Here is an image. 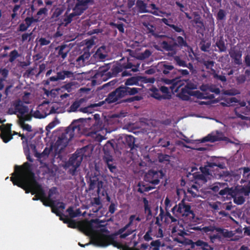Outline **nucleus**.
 Segmentation results:
<instances>
[{
    "label": "nucleus",
    "mask_w": 250,
    "mask_h": 250,
    "mask_svg": "<svg viewBox=\"0 0 250 250\" xmlns=\"http://www.w3.org/2000/svg\"><path fill=\"white\" fill-rule=\"evenodd\" d=\"M174 61L176 64L180 66L185 67L186 66V62L181 59L179 56H176L174 57Z\"/></svg>",
    "instance_id": "nucleus-58"
},
{
    "label": "nucleus",
    "mask_w": 250,
    "mask_h": 250,
    "mask_svg": "<svg viewBox=\"0 0 250 250\" xmlns=\"http://www.w3.org/2000/svg\"><path fill=\"white\" fill-rule=\"evenodd\" d=\"M19 124L21 127L23 129L28 132H31L32 131L31 125L28 124H25V123L19 122Z\"/></svg>",
    "instance_id": "nucleus-61"
},
{
    "label": "nucleus",
    "mask_w": 250,
    "mask_h": 250,
    "mask_svg": "<svg viewBox=\"0 0 250 250\" xmlns=\"http://www.w3.org/2000/svg\"><path fill=\"white\" fill-rule=\"evenodd\" d=\"M212 75L214 78L220 80L222 82H226L227 81V79L225 76L218 75L216 73V71H215V73H212Z\"/></svg>",
    "instance_id": "nucleus-62"
},
{
    "label": "nucleus",
    "mask_w": 250,
    "mask_h": 250,
    "mask_svg": "<svg viewBox=\"0 0 250 250\" xmlns=\"http://www.w3.org/2000/svg\"><path fill=\"white\" fill-rule=\"evenodd\" d=\"M165 176V173L162 169H151L148 170L145 174L144 180L145 182L148 183L149 185L146 184L144 183L142 184L139 183L138 191L143 193L154 189L156 188L155 186L159 184L161 179H162Z\"/></svg>",
    "instance_id": "nucleus-4"
},
{
    "label": "nucleus",
    "mask_w": 250,
    "mask_h": 250,
    "mask_svg": "<svg viewBox=\"0 0 250 250\" xmlns=\"http://www.w3.org/2000/svg\"><path fill=\"white\" fill-rule=\"evenodd\" d=\"M89 57V54L84 53L77 58L74 64L77 67H82L84 65L85 62L88 59Z\"/></svg>",
    "instance_id": "nucleus-28"
},
{
    "label": "nucleus",
    "mask_w": 250,
    "mask_h": 250,
    "mask_svg": "<svg viewBox=\"0 0 250 250\" xmlns=\"http://www.w3.org/2000/svg\"><path fill=\"white\" fill-rule=\"evenodd\" d=\"M20 56V55L19 54L18 51L14 49L10 52L9 54V62H13L17 58Z\"/></svg>",
    "instance_id": "nucleus-45"
},
{
    "label": "nucleus",
    "mask_w": 250,
    "mask_h": 250,
    "mask_svg": "<svg viewBox=\"0 0 250 250\" xmlns=\"http://www.w3.org/2000/svg\"><path fill=\"white\" fill-rule=\"evenodd\" d=\"M231 197L233 198L234 203L238 205H242L245 202V197L241 195L237 196L235 192V195L234 196H231Z\"/></svg>",
    "instance_id": "nucleus-44"
},
{
    "label": "nucleus",
    "mask_w": 250,
    "mask_h": 250,
    "mask_svg": "<svg viewBox=\"0 0 250 250\" xmlns=\"http://www.w3.org/2000/svg\"><path fill=\"white\" fill-rule=\"evenodd\" d=\"M118 80L117 79H114L109 82L104 84L101 89L104 91H108L114 88L116 86V84L118 83Z\"/></svg>",
    "instance_id": "nucleus-30"
},
{
    "label": "nucleus",
    "mask_w": 250,
    "mask_h": 250,
    "mask_svg": "<svg viewBox=\"0 0 250 250\" xmlns=\"http://www.w3.org/2000/svg\"><path fill=\"white\" fill-rule=\"evenodd\" d=\"M9 74V70L4 68H0V75L2 76L0 78V79H4V80L6 81V78L8 77Z\"/></svg>",
    "instance_id": "nucleus-54"
},
{
    "label": "nucleus",
    "mask_w": 250,
    "mask_h": 250,
    "mask_svg": "<svg viewBox=\"0 0 250 250\" xmlns=\"http://www.w3.org/2000/svg\"><path fill=\"white\" fill-rule=\"evenodd\" d=\"M52 147L50 148L45 147L43 150V152L42 153L39 154L40 156H39V157L41 158L43 157H47L50 154V152L52 151Z\"/></svg>",
    "instance_id": "nucleus-59"
},
{
    "label": "nucleus",
    "mask_w": 250,
    "mask_h": 250,
    "mask_svg": "<svg viewBox=\"0 0 250 250\" xmlns=\"http://www.w3.org/2000/svg\"><path fill=\"white\" fill-rule=\"evenodd\" d=\"M177 42V47H187L188 46V43L181 36H178L175 39Z\"/></svg>",
    "instance_id": "nucleus-42"
},
{
    "label": "nucleus",
    "mask_w": 250,
    "mask_h": 250,
    "mask_svg": "<svg viewBox=\"0 0 250 250\" xmlns=\"http://www.w3.org/2000/svg\"><path fill=\"white\" fill-rule=\"evenodd\" d=\"M136 5L139 9V11L142 13L149 12V11L146 9V4L142 0H137Z\"/></svg>",
    "instance_id": "nucleus-41"
},
{
    "label": "nucleus",
    "mask_w": 250,
    "mask_h": 250,
    "mask_svg": "<svg viewBox=\"0 0 250 250\" xmlns=\"http://www.w3.org/2000/svg\"><path fill=\"white\" fill-rule=\"evenodd\" d=\"M29 111L27 106L25 105L19 99L15 101L11 107L8 110V113L10 115H18L26 114Z\"/></svg>",
    "instance_id": "nucleus-10"
},
{
    "label": "nucleus",
    "mask_w": 250,
    "mask_h": 250,
    "mask_svg": "<svg viewBox=\"0 0 250 250\" xmlns=\"http://www.w3.org/2000/svg\"><path fill=\"white\" fill-rule=\"evenodd\" d=\"M170 79L165 78L163 79L164 83L170 85L169 88L171 91L177 92L179 88L184 84V81L179 80L177 76H169Z\"/></svg>",
    "instance_id": "nucleus-12"
},
{
    "label": "nucleus",
    "mask_w": 250,
    "mask_h": 250,
    "mask_svg": "<svg viewBox=\"0 0 250 250\" xmlns=\"http://www.w3.org/2000/svg\"><path fill=\"white\" fill-rule=\"evenodd\" d=\"M165 24L168 26L171 27L175 32L178 33H182V35H184L185 34V31L182 28L181 26H178L176 25H174L172 23H167L165 22Z\"/></svg>",
    "instance_id": "nucleus-49"
},
{
    "label": "nucleus",
    "mask_w": 250,
    "mask_h": 250,
    "mask_svg": "<svg viewBox=\"0 0 250 250\" xmlns=\"http://www.w3.org/2000/svg\"><path fill=\"white\" fill-rule=\"evenodd\" d=\"M239 170H243L240 183L246 184L241 186L238 191L245 196H248L250 194V170L248 168H240Z\"/></svg>",
    "instance_id": "nucleus-9"
},
{
    "label": "nucleus",
    "mask_w": 250,
    "mask_h": 250,
    "mask_svg": "<svg viewBox=\"0 0 250 250\" xmlns=\"http://www.w3.org/2000/svg\"><path fill=\"white\" fill-rule=\"evenodd\" d=\"M188 75H189V72L187 69H176L175 76H177V78H179V80H182L181 77L182 76H186Z\"/></svg>",
    "instance_id": "nucleus-46"
},
{
    "label": "nucleus",
    "mask_w": 250,
    "mask_h": 250,
    "mask_svg": "<svg viewBox=\"0 0 250 250\" xmlns=\"http://www.w3.org/2000/svg\"><path fill=\"white\" fill-rule=\"evenodd\" d=\"M103 159L109 171L115 176L118 173V169L116 163L114 162L112 156L108 155L104 157Z\"/></svg>",
    "instance_id": "nucleus-16"
},
{
    "label": "nucleus",
    "mask_w": 250,
    "mask_h": 250,
    "mask_svg": "<svg viewBox=\"0 0 250 250\" xmlns=\"http://www.w3.org/2000/svg\"><path fill=\"white\" fill-rule=\"evenodd\" d=\"M143 203L144 204V208L146 213L148 215H151V210L150 207L148 204V201L146 198H143Z\"/></svg>",
    "instance_id": "nucleus-51"
},
{
    "label": "nucleus",
    "mask_w": 250,
    "mask_h": 250,
    "mask_svg": "<svg viewBox=\"0 0 250 250\" xmlns=\"http://www.w3.org/2000/svg\"><path fill=\"white\" fill-rule=\"evenodd\" d=\"M55 51L57 52V57L61 58L63 60L67 56L68 53L69 51V49L66 44H62L59 45L55 48Z\"/></svg>",
    "instance_id": "nucleus-21"
},
{
    "label": "nucleus",
    "mask_w": 250,
    "mask_h": 250,
    "mask_svg": "<svg viewBox=\"0 0 250 250\" xmlns=\"http://www.w3.org/2000/svg\"><path fill=\"white\" fill-rule=\"evenodd\" d=\"M59 80H61V78H60L59 72H58L56 76L51 77L46 81L45 84H49L50 82H56Z\"/></svg>",
    "instance_id": "nucleus-63"
},
{
    "label": "nucleus",
    "mask_w": 250,
    "mask_h": 250,
    "mask_svg": "<svg viewBox=\"0 0 250 250\" xmlns=\"http://www.w3.org/2000/svg\"><path fill=\"white\" fill-rule=\"evenodd\" d=\"M216 46L219 48L221 52H225L227 50V47L222 38H220L216 42Z\"/></svg>",
    "instance_id": "nucleus-39"
},
{
    "label": "nucleus",
    "mask_w": 250,
    "mask_h": 250,
    "mask_svg": "<svg viewBox=\"0 0 250 250\" xmlns=\"http://www.w3.org/2000/svg\"><path fill=\"white\" fill-rule=\"evenodd\" d=\"M100 176L95 174H91L89 178H86V181L88 185V191L93 190L95 188H97V192L98 195L101 194L102 196H105L106 194V190L104 182L100 179Z\"/></svg>",
    "instance_id": "nucleus-6"
},
{
    "label": "nucleus",
    "mask_w": 250,
    "mask_h": 250,
    "mask_svg": "<svg viewBox=\"0 0 250 250\" xmlns=\"http://www.w3.org/2000/svg\"><path fill=\"white\" fill-rule=\"evenodd\" d=\"M81 100L82 99H81L79 101H75L71 104V105L70 107V109L71 111L76 112L77 111L78 109L81 105Z\"/></svg>",
    "instance_id": "nucleus-53"
},
{
    "label": "nucleus",
    "mask_w": 250,
    "mask_h": 250,
    "mask_svg": "<svg viewBox=\"0 0 250 250\" xmlns=\"http://www.w3.org/2000/svg\"><path fill=\"white\" fill-rule=\"evenodd\" d=\"M15 169V176L11 177V181L14 185L24 189L26 193H31L32 195L37 193L42 199L55 204V197H52L50 194L46 196L42 185L36 180L32 164L26 162L21 166H16Z\"/></svg>",
    "instance_id": "nucleus-1"
},
{
    "label": "nucleus",
    "mask_w": 250,
    "mask_h": 250,
    "mask_svg": "<svg viewBox=\"0 0 250 250\" xmlns=\"http://www.w3.org/2000/svg\"><path fill=\"white\" fill-rule=\"evenodd\" d=\"M151 91L152 92L151 93V96L153 97L154 98L157 99L158 100H164L163 96L162 94H161V92L160 91V90L158 89L157 88L154 87L152 88L151 89Z\"/></svg>",
    "instance_id": "nucleus-34"
},
{
    "label": "nucleus",
    "mask_w": 250,
    "mask_h": 250,
    "mask_svg": "<svg viewBox=\"0 0 250 250\" xmlns=\"http://www.w3.org/2000/svg\"><path fill=\"white\" fill-rule=\"evenodd\" d=\"M38 17V19H34L33 17H27L24 21L19 25L18 31L21 32L25 31L34 22L38 21L40 17Z\"/></svg>",
    "instance_id": "nucleus-19"
},
{
    "label": "nucleus",
    "mask_w": 250,
    "mask_h": 250,
    "mask_svg": "<svg viewBox=\"0 0 250 250\" xmlns=\"http://www.w3.org/2000/svg\"><path fill=\"white\" fill-rule=\"evenodd\" d=\"M198 62L202 65H204L207 69L210 70L211 74L215 73V70L213 68L215 62L210 59H206L205 58H201L198 60Z\"/></svg>",
    "instance_id": "nucleus-23"
},
{
    "label": "nucleus",
    "mask_w": 250,
    "mask_h": 250,
    "mask_svg": "<svg viewBox=\"0 0 250 250\" xmlns=\"http://www.w3.org/2000/svg\"><path fill=\"white\" fill-rule=\"evenodd\" d=\"M93 243L97 246L106 247L112 245L114 247L121 249L123 245L115 240V236L113 234L104 235L102 237L95 239Z\"/></svg>",
    "instance_id": "nucleus-8"
},
{
    "label": "nucleus",
    "mask_w": 250,
    "mask_h": 250,
    "mask_svg": "<svg viewBox=\"0 0 250 250\" xmlns=\"http://www.w3.org/2000/svg\"><path fill=\"white\" fill-rule=\"evenodd\" d=\"M160 91L162 93L164 100H169L171 98V94L169 92V88L165 86H162L160 88Z\"/></svg>",
    "instance_id": "nucleus-32"
},
{
    "label": "nucleus",
    "mask_w": 250,
    "mask_h": 250,
    "mask_svg": "<svg viewBox=\"0 0 250 250\" xmlns=\"http://www.w3.org/2000/svg\"><path fill=\"white\" fill-rule=\"evenodd\" d=\"M59 204L60 205L58 206L57 205L53 204L51 207L52 212L55 213L57 216L60 217V220H62V215L63 214L61 212L59 209H61L63 210L65 208V204L63 202H58L57 205Z\"/></svg>",
    "instance_id": "nucleus-26"
},
{
    "label": "nucleus",
    "mask_w": 250,
    "mask_h": 250,
    "mask_svg": "<svg viewBox=\"0 0 250 250\" xmlns=\"http://www.w3.org/2000/svg\"><path fill=\"white\" fill-rule=\"evenodd\" d=\"M171 212L174 216L179 218L180 216L187 217L191 214L194 215L193 211L191 209V206L188 204H186L184 200H182L178 205H175L171 209Z\"/></svg>",
    "instance_id": "nucleus-7"
},
{
    "label": "nucleus",
    "mask_w": 250,
    "mask_h": 250,
    "mask_svg": "<svg viewBox=\"0 0 250 250\" xmlns=\"http://www.w3.org/2000/svg\"><path fill=\"white\" fill-rule=\"evenodd\" d=\"M221 235V237L229 238L233 236V234L231 231H229L228 229H224Z\"/></svg>",
    "instance_id": "nucleus-57"
},
{
    "label": "nucleus",
    "mask_w": 250,
    "mask_h": 250,
    "mask_svg": "<svg viewBox=\"0 0 250 250\" xmlns=\"http://www.w3.org/2000/svg\"><path fill=\"white\" fill-rule=\"evenodd\" d=\"M237 99L235 97H232L226 101V102H221V104L223 106H229L230 104L233 103H236Z\"/></svg>",
    "instance_id": "nucleus-55"
},
{
    "label": "nucleus",
    "mask_w": 250,
    "mask_h": 250,
    "mask_svg": "<svg viewBox=\"0 0 250 250\" xmlns=\"http://www.w3.org/2000/svg\"><path fill=\"white\" fill-rule=\"evenodd\" d=\"M204 87H206V86H203V88H201V90L205 91L204 93H207L208 95H209V94H208L206 92L207 91H208L212 93H214L216 94H219L220 93V88L218 87H216L213 85L208 86L207 88H204Z\"/></svg>",
    "instance_id": "nucleus-33"
},
{
    "label": "nucleus",
    "mask_w": 250,
    "mask_h": 250,
    "mask_svg": "<svg viewBox=\"0 0 250 250\" xmlns=\"http://www.w3.org/2000/svg\"><path fill=\"white\" fill-rule=\"evenodd\" d=\"M161 242L159 240L153 241L150 243V246L153 247L152 250H159Z\"/></svg>",
    "instance_id": "nucleus-56"
},
{
    "label": "nucleus",
    "mask_w": 250,
    "mask_h": 250,
    "mask_svg": "<svg viewBox=\"0 0 250 250\" xmlns=\"http://www.w3.org/2000/svg\"><path fill=\"white\" fill-rule=\"evenodd\" d=\"M197 247H199L202 250H213V247L209 245L208 243L202 240L198 239L196 241Z\"/></svg>",
    "instance_id": "nucleus-29"
},
{
    "label": "nucleus",
    "mask_w": 250,
    "mask_h": 250,
    "mask_svg": "<svg viewBox=\"0 0 250 250\" xmlns=\"http://www.w3.org/2000/svg\"><path fill=\"white\" fill-rule=\"evenodd\" d=\"M186 85L182 87L179 93L177 94V97L183 101H189L190 96H195L199 99H210L214 98L213 94L208 95L207 93H202L200 91H192L197 88L198 83L193 80H188L185 81Z\"/></svg>",
    "instance_id": "nucleus-3"
},
{
    "label": "nucleus",
    "mask_w": 250,
    "mask_h": 250,
    "mask_svg": "<svg viewBox=\"0 0 250 250\" xmlns=\"http://www.w3.org/2000/svg\"><path fill=\"white\" fill-rule=\"evenodd\" d=\"M159 162L160 163H169L170 156L167 154L160 153L158 156Z\"/></svg>",
    "instance_id": "nucleus-43"
},
{
    "label": "nucleus",
    "mask_w": 250,
    "mask_h": 250,
    "mask_svg": "<svg viewBox=\"0 0 250 250\" xmlns=\"http://www.w3.org/2000/svg\"><path fill=\"white\" fill-rule=\"evenodd\" d=\"M229 54L230 58L233 60V62L235 64L240 65L242 64V51L236 48L233 47L230 48L229 51Z\"/></svg>",
    "instance_id": "nucleus-13"
},
{
    "label": "nucleus",
    "mask_w": 250,
    "mask_h": 250,
    "mask_svg": "<svg viewBox=\"0 0 250 250\" xmlns=\"http://www.w3.org/2000/svg\"><path fill=\"white\" fill-rule=\"evenodd\" d=\"M122 68L121 66H116L112 68L110 71H105V75H108L109 78L112 77L113 76H116L118 73L122 71Z\"/></svg>",
    "instance_id": "nucleus-31"
},
{
    "label": "nucleus",
    "mask_w": 250,
    "mask_h": 250,
    "mask_svg": "<svg viewBox=\"0 0 250 250\" xmlns=\"http://www.w3.org/2000/svg\"><path fill=\"white\" fill-rule=\"evenodd\" d=\"M159 216L161 221L165 218L164 222L167 224L178 222V218L175 216H172L167 210H166V212L165 213L164 209L162 208H160Z\"/></svg>",
    "instance_id": "nucleus-14"
},
{
    "label": "nucleus",
    "mask_w": 250,
    "mask_h": 250,
    "mask_svg": "<svg viewBox=\"0 0 250 250\" xmlns=\"http://www.w3.org/2000/svg\"><path fill=\"white\" fill-rule=\"evenodd\" d=\"M160 71L167 76L175 75L176 68L170 63L164 62L159 65Z\"/></svg>",
    "instance_id": "nucleus-15"
},
{
    "label": "nucleus",
    "mask_w": 250,
    "mask_h": 250,
    "mask_svg": "<svg viewBox=\"0 0 250 250\" xmlns=\"http://www.w3.org/2000/svg\"><path fill=\"white\" fill-rule=\"evenodd\" d=\"M161 45L163 48L167 51L175 52L177 48V42L173 38L163 41Z\"/></svg>",
    "instance_id": "nucleus-18"
},
{
    "label": "nucleus",
    "mask_w": 250,
    "mask_h": 250,
    "mask_svg": "<svg viewBox=\"0 0 250 250\" xmlns=\"http://www.w3.org/2000/svg\"><path fill=\"white\" fill-rule=\"evenodd\" d=\"M199 46L202 51L206 52L208 51V49L210 46V43L208 42L206 43L205 41L203 39L200 42Z\"/></svg>",
    "instance_id": "nucleus-48"
},
{
    "label": "nucleus",
    "mask_w": 250,
    "mask_h": 250,
    "mask_svg": "<svg viewBox=\"0 0 250 250\" xmlns=\"http://www.w3.org/2000/svg\"><path fill=\"white\" fill-rule=\"evenodd\" d=\"M86 147L87 146H85L83 147L79 151L77 150L69 158L68 161L66 163L67 167H71L69 168V171L70 174L72 175L76 174L77 168L80 166L83 156H86L84 154Z\"/></svg>",
    "instance_id": "nucleus-5"
},
{
    "label": "nucleus",
    "mask_w": 250,
    "mask_h": 250,
    "mask_svg": "<svg viewBox=\"0 0 250 250\" xmlns=\"http://www.w3.org/2000/svg\"><path fill=\"white\" fill-rule=\"evenodd\" d=\"M77 3L76 4L74 10L77 12L79 10H80V14L83 10L87 8V6L88 4H93L94 1L93 0H77Z\"/></svg>",
    "instance_id": "nucleus-20"
},
{
    "label": "nucleus",
    "mask_w": 250,
    "mask_h": 250,
    "mask_svg": "<svg viewBox=\"0 0 250 250\" xmlns=\"http://www.w3.org/2000/svg\"><path fill=\"white\" fill-rule=\"evenodd\" d=\"M96 106H97L96 104H91L90 105H88L86 107H81V108H79V109L78 110L81 112L84 113H91L92 109L93 107H96Z\"/></svg>",
    "instance_id": "nucleus-50"
},
{
    "label": "nucleus",
    "mask_w": 250,
    "mask_h": 250,
    "mask_svg": "<svg viewBox=\"0 0 250 250\" xmlns=\"http://www.w3.org/2000/svg\"><path fill=\"white\" fill-rule=\"evenodd\" d=\"M17 117L19 119V122L25 123V121H29L31 120L32 116L29 114H18Z\"/></svg>",
    "instance_id": "nucleus-40"
},
{
    "label": "nucleus",
    "mask_w": 250,
    "mask_h": 250,
    "mask_svg": "<svg viewBox=\"0 0 250 250\" xmlns=\"http://www.w3.org/2000/svg\"><path fill=\"white\" fill-rule=\"evenodd\" d=\"M0 137L5 143H8L13 139L10 124H7L5 127L1 130L0 133Z\"/></svg>",
    "instance_id": "nucleus-17"
},
{
    "label": "nucleus",
    "mask_w": 250,
    "mask_h": 250,
    "mask_svg": "<svg viewBox=\"0 0 250 250\" xmlns=\"http://www.w3.org/2000/svg\"><path fill=\"white\" fill-rule=\"evenodd\" d=\"M196 170H197V168L196 167H192L191 170L192 172H193L192 175L194 179L197 181H200L203 183H206L208 181L209 177L205 174L200 173V172H194Z\"/></svg>",
    "instance_id": "nucleus-24"
},
{
    "label": "nucleus",
    "mask_w": 250,
    "mask_h": 250,
    "mask_svg": "<svg viewBox=\"0 0 250 250\" xmlns=\"http://www.w3.org/2000/svg\"><path fill=\"white\" fill-rule=\"evenodd\" d=\"M83 120L82 119H77L74 120L70 125L67 127L65 130L69 131L73 134V136L75 135V131H77L78 132L80 131L82 129L81 127V125L79 124V122Z\"/></svg>",
    "instance_id": "nucleus-25"
},
{
    "label": "nucleus",
    "mask_w": 250,
    "mask_h": 250,
    "mask_svg": "<svg viewBox=\"0 0 250 250\" xmlns=\"http://www.w3.org/2000/svg\"><path fill=\"white\" fill-rule=\"evenodd\" d=\"M219 194L224 198H230L235 195V190L232 188L224 187L219 192Z\"/></svg>",
    "instance_id": "nucleus-27"
},
{
    "label": "nucleus",
    "mask_w": 250,
    "mask_h": 250,
    "mask_svg": "<svg viewBox=\"0 0 250 250\" xmlns=\"http://www.w3.org/2000/svg\"><path fill=\"white\" fill-rule=\"evenodd\" d=\"M74 17H66L63 20V21L60 24V26L64 25L66 26L69 23H70L72 21V18Z\"/></svg>",
    "instance_id": "nucleus-64"
},
{
    "label": "nucleus",
    "mask_w": 250,
    "mask_h": 250,
    "mask_svg": "<svg viewBox=\"0 0 250 250\" xmlns=\"http://www.w3.org/2000/svg\"><path fill=\"white\" fill-rule=\"evenodd\" d=\"M227 186L225 183H215L210 186V189L212 190L214 193L219 192L221 188Z\"/></svg>",
    "instance_id": "nucleus-35"
},
{
    "label": "nucleus",
    "mask_w": 250,
    "mask_h": 250,
    "mask_svg": "<svg viewBox=\"0 0 250 250\" xmlns=\"http://www.w3.org/2000/svg\"><path fill=\"white\" fill-rule=\"evenodd\" d=\"M209 167L208 166V162H207V165H205L204 167H200L199 169L200 170V173H202L204 174H205L206 175L208 176H209L211 175V173H210L209 169L208 168Z\"/></svg>",
    "instance_id": "nucleus-52"
},
{
    "label": "nucleus",
    "mask_w": 250,
    "mask_h": 250,
    "mask_svg": "<svg viewBox=\"0 0 250 250\" xmlns=\"http://www.w3.org/2000/svg\"><path fill=\"white\" fill-rule=\"evenodd\" d=\"M60 78L61 80H64L65 78H73L74 75L73 72L67 70H63L59 72Z\"/></svg>",
    "instance_id": "nucleus-37"
},
{
    "label": "nucleus",
    "mask_w": 250,
    "mask_h": 250,
    "mask_svg": "<svg viewBox=\"0 0 250 250\" xmlns=\"http://www.w3.org/2000/svg\"><path fill=\"white\" fill-rule=\"evenodd\" d=\"M122 140L125 146L130 148L131 150L134 148L135 138L134 136L131 135H125L122 137Z\"/></svg>",
    "instance_id": "nucleus-22"
},
{
    "label": "nucleus",
    "mask_w": 250,
    "mask_h": 250,
    "mask_svg": "<svg viewBox=\"0 0 250 250\" xmlns=\"http://www.w3.org/2000/svg\"><path fill=\"white\" fill-rule=\"evenodd\" d=\"M208 166L210 168L217 167L221 169H224L225 168V164L216 160L215 162H208Z\"/></svg>",
    "instance_id": "nucleus-38"
},
{
    "label": "nucleus",
    "mask_w": 250,
    "mask_h": 250,
    "mask_svg": "<svg viewBox=\"0 0 250 250\" xmlns=\"http://www.w3.org/2000/svg\"><path fill=\"white\" fill-rule=\"evenodd\" d=\"M144 26L148 30V33H150L152 36L155 37H159V35L155 32L156 27L150 23H144Z\"/></svg>",
    "instance_id": "nucleus-36"
},
{
    "label": "nucleus",
    "mask_w": 250,
    "mask_h": 250,
    "mask_svg": "<svg viewBox=\"0 0 250 250\" xmlns=\"http://www.w3.org/2000/svg\"><path fill=\"white\" fill-rule=\"evenodd\" d=\"M73 138V134L65 130L64 131L62 132L58 137L55 143V146L56 147V149L60 150L63 149Z\"/></svg>",
    "instance_id": "nucleus-11"
},
{
    "label": "nucleus",
    "mask_w": 250,
    "mask_h": 250,
    "mask_svg": "<svg viewBox=\"0 0 250 250\" xmlns=\"http://www.w3.org/2000/svg\"><path fill=\"white\" fill-rule=\"evenodd\" d=\"M158 144L159 145L164 147H167L170 145V142L166 141L165 139L160 138L159 140Z\"/></svg>",
    "instance_id": "nucleus-60"
},
{
    "label": "nucleus",
    "mask_w": 250,
    "mask_h": 250,
    "mask_svg": "<svg viewBox=\"0 0 250 250\" xmlns=\"http://www.w3.org/2000/svg\"><path fill=\"white\" fill-rule=\"evenodd\" d=\"M219 140L218 137L216 135H212L211 134H208L206 137L203 138L202 142H214Z\"/></svg>",
    "instance_id": "nucleus-47"
},
{
    "label": "nucleus",
    "mask_w": 250,
    "mask_h": 250,
    "mask_svg": "<svg viewBox=\"0 0 250 250\" xmlns=\"http://www.w3.org/2000/svg\"><path fill=\"white\" fill-rule=\"evenodd\" d=\"M139 82V79L137 77H131L126 79L124 84L121 85L108 94L104 100V102L111 104L131 103L135 101H141L143 97L136 95L141 89L130 87L134 85H138Z\"/></svg>",
    "instance_id": "nucleus-2"
}]
</instances>
